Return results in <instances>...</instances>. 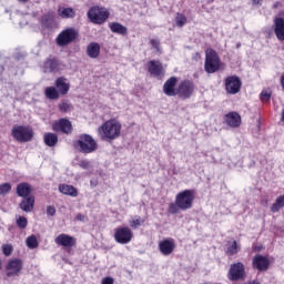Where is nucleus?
<instances>
[{
    "label": "nucleus",
    "instance_id": "obj_1",
    "mask_svg": "<svg viewBox=\"0 0 284 284\" xmlns=\"http://www.w3.org/2000/svg\"><path fill=\"white\" fill-rule=\"evenodd\" d=\"M192 205H194V191L184 190L175 195V202L169 205V213L179 214L181 211L192 210Z\"/></svg>",
    "mask_w": 284,
    "mask_h": 284
},
{
    "label": "nucleus",
    "instance_id": "obj_2",
    "mask_svg": "<svg viewBox=\"0 0 284 284\" xmlns=\"http://www.w3.org/2000/svg\"><path fill=\"white\" fill-rule=\"evenodd\" d=\"M98 134L102 141L111 143L121 136V124L116 120H109L98 129Z\"/></svg>",
    "mask_w": 284,
    "mask_h": 284
},
{
    "label": "nucleus",
    "instance_id": "obj_3",
    "mask_svg": "<svg viewBox=\"0 0 284 284\" xmlns=\"http://www.w3.org/2000/svg\"><path fill=\"white\" fill-rule=\"evenodd\" d=\"M223 67V62L219 57V53L214 51V49H207L205 51V62H204V70L207 74H214V72H219L220 69Z\"/></svg>",
    "mask_w": 284,
    "mask_h": 284
},
{
    "label": "nucleus",
    "instance_id": "obj_4",
    "mask_svg": "<svg viewBox=\"0 0 284 284\" xmlns=\"http://www.w3.org/2000/svg\"><path fill=\"white\" fill-rule=\"evenodd\" d=\"M75 148L79 152H82V154H92V152L99 150V144L92 139V135L82 134L75 143Z\"/></svg>",
    "mask_w": 284,
    "mask_h": 284
},
{
    "label": "nucleus",
    "instance_id": "obj_5",
    "mask_svg": "<svg viewBox=\"0 0 284 284\" xmlns=\"http://www.w3.org/2000/svg\"><path fill=\"white\" fill-rule=\"evenodd\" d=\"M79 38V32L75 31L74 28H68L62 30L58 37L55 38V43L59 48H65V45H70L73 41H77Z\"/></svg>",
    "mask_w": 284,
    "mask_h": 284
},
{
    "label": "nucleus",
    "instance_id": "obj_6",
    "mask_svg": "<svg viewBox=\"0 0 284 284\" xmlns=\"http://www.w3.org/2000/svg\"><path fill=\"white\" fill-rule=\"evenodd\" d=\"M11 136L19 141V143H28L32 141V136H34V132L29 126L17 125L11 131Z\"/></svg>",
    "mask_w": 284,
    "mask_h": 284
},
{
    "label": "nucleus",
    "instance_id": "obj_7",
    "mask_svg": "<svg viewBox=\"0 0 284 284\" xmlns=\"http://www.w3.org/2000/svg\"><path fill=\"white\" fill-rule=\"evenodd\" d=\"M110 17V12L105 8L93 7L88 11V18L92 23H105V20Z\"/></svg>",
    "mask_w": 284,
    "mask_h": 284
},
{
    "label": "nucleus",
    "instance_id": "obj_8",
    "mask_svg": "<svg viewBox=\"0 0 284 284\" xmlns=\"http://www.w3.org/2000/svg\"><path fill=\"white\" fill-rule=\"evenodd\" d=\"M224 85L227 94H239V92H241L243 82L241 81V78L236 75H230L224 80Z\"/></svg>",
    "mask_w": 284,
    "mask_h": 284
},
{
    "label": "nucleus",
    "instance_id": "obj_9",
    "mask_svg": "<svg viewBox=\"0 0 284 284\" xmlns=\"http://www.w3.org/2000/svg\"><path fill=\"white\" fill-rule=\"evenodd\" d=\"M133 236L134 234L132 233V230H130V227L128 226H124V227L120 226L115 229L114 239L116 243H120V245H128V243L132 241Z\"/></svg>",
    "mask_w": 284,
    "mask_h": 284
},
{
    "label": "nucleus",
    "instance_id": "obj_10",
    "mask_svg": "<svg viewBox=\"0 0 284 284\" xmlns=\"http://www.w3.org/2000/svg\"><path fill=\"white\" fill-rule=\"evenodd\" d=\"M227 276L229 281H243L245 278V265L241 262L231 264Z\"/></svg>",
    "mask_w": 284,
    "mask_h": 284
},
{
    "label": "nucleus",
    "instance_id": "obj_11",
    "mask_svg": "<svg viewBox=\"0 0 284 284\" xmlns=\"http://www.w3.org/2000/svg\"><path fill=\"white\" fill-rule=\"evenodd\" d=\"M194 94V82L184 80L178 85V97L180 99H190Z\"/></svg>",
    "mask_w": 284,
    "mask_h": 284
},
{
    "label": "nucleus",
    "instance_id": "obj_12",
    "mask_svg": "<svg viewBox=\"0 0 284 284\" xmlns=\"http://www.w3.org/2000/svg\"><path fill=\"white\" fill-rule=\"evenodd\" d=\"M252 267L258 272H267L270 270V258L267 256L257 254L252 258Z\"/></svg>",
    "mask_w": 284,
    "mask_h": 284
},
{
    "label": "nucleus",
    "instance_id": "obj_13",
    "mask_svg": "<svg viewBox=\"0 0 284 284\" xmlns=\"http://www.w3.org/2000/svg\"><path fill=\"white\" fill-rule=\"evenodd\" d=\"M7 270V276H19V273L21 270H23V262L19 258L10 260L6 266Z\"/></svg>",
    "mask_w": 284,
    "mask_h": 284
},
{
    "label": "nucleus",
    "instance_id": "obj_14",
    "mask_svg": "<svg viewBox=\"0 0 284 284\" xmlns=\"http://www.w3.org/2000/svg\"><path fill=\"white\" fill-rule=\"evenodd\" d=\"M176 83H179V78L176 77H171L165 81L163 92L166 97H178L179 88H176Z\"/></svg>",
    "mask_w": 284,
    "mask_h": 284
},
{
    "label": "nucleus",
    "instance_id": "obj_15",
    "mask_svg": "<svg viewBox=\"0 0 284 284\" xmlns=\"http://www.w3.org/2000/svg\"><path fill=\"white\" fill-rule=\"evenodd\" d=\"M174 247H176V243L172 237L159 242V251L163 256H170L174 252Z\"/></svg>",
    "mask_w": 284,
    "mask_h": 284
},
{
    "label": "nucleus",
    "instance_id": "obj_16",
    "mask_svg": "<svg viewBox=\"0 0 284 284\" xmlns=\"http://www.w3.org/2000/svg\"><path fill=\"white\" fill-rule=\"evenodd\" d=\"M148 69L152 77H163L165 74V69L159 60L149 61Z\"/></svg>",
    "mask_w": 284,
    "mask_h": 284
},
{
    "label": "nucleus",
    "instance_id": "obj_17",
    "mask_svg": "<svg viewBox=\"0 0 284 284\" xmlns=\"http://www.w3.org/2000/svg\"><path fill=\"white\" fill-rule=\"evenodd\" d=\"M57 245H60L61 247H74L77 245V239H74L71 235H68L65 233H62L55 237Z\"/></svg>",
    "mask_w": 284,
    "mask_h": 284
},
{
    "label": "nucleus",
    "instance_id": "obj_18",
    "mask_svg": "<svg viewBox=\"0 0 284 284\" xmlns=\"http://www.w3.org/2000/svg\"><path fill=\"white\" fill-rule=\"evenodd\" d=\"M54 132H63L64 134H70L72 132V122L68 119H60L53 124Z\"/></svg>",
    "mask_w": 284,
    "mask_h": 284
},
{
    "label": "nucleus",
    "instance_id": "obj_19",
    "mask_svg": "<svg viewBox=\"0 0 284 284\" xmlns=\"http://www.w3.org/2000/svg\"><path fill=\"white\" fill-rule=\"evenodd\" d=\"M42 70L45 73L59 72V70H61V62L54 58H49L43 63Z\"/></svg>",
    "mask_w": 284,
    "mask_h": 284
},
{
    "label": "nucleus",
    "instance_id": "obj_20",
    "mask_svg": "<svg viewBox=\"0 0 284 284\" xmlns=\"http://www.w3.org/2000/svg\"><path fill=\"white\" fill-rule=\"evenodd\" d=\"M274 32L278 41H284V19L283 18H275Z\"/></svg>",
    "mask_w": 284,
    "mask_h": 284
},
{
    "label": "nucleus",
    "instance_id": "obj_21",
    "mask_svg": "<svg viewBox=\"0 0 284 284\" xmlns=\"http://www.w3.org/2000/svg\"><path fill=\"white\" fill-rule=\"evenodd\" d=\"M30 192H32V190L30 189L29 183L22 182L17 185L16 193L21 199H28V196H30Z\"/></svg>",
    "mask_w": 284,
    "mask_h": 284
},
{
    "label": "nucleus",
    "instance_id": "obj_22",
    "mask_svg": "<svg viewBox=\"0 0 284 284\" xmlns=\"http://www.w3.org/2000/svg\"><path fill=\"white\" fill-rule=\"evenodd\" d=\"M19 207L22 212H32V210H34V196L30 195L28 197H23Z\"/></svg>",
    "mask_w": 284,
    "mask_h": 284
},
{
    "label": "nucleus",
    "instance_id": "obj_23",
    "mask_svg": "<svg viewBox=\"0 0 284 284\" xmlns=\"http://www.w3.org/2000/svg\"><path fill=\"white\" fill-rule=\"evenodd\" d=\"M225 121L230 128H239L241 125V115L236 112H231L225 115Z\"/></svg>",
    "mask_w": 284,
    "mask_h": 284
},
{
    "label": "nucleus",
    "instance_id": "obj_24",
    "mask_svg": "<svg viewBox=\"0 0 284 284\" xmlns=\"http://www.w3.org/2000/svg\"><path fill=\"white\" fill-rule=\"evenodd\" d=\"M59 192H61V194H64L65 196H79V191L77 190V187L69 184H60Z\"/></svg>",
    "mask_w": 284,
    "mask_h": 284
},
{
    "label": "nucleus",
    "instance_id": "obj_25",
    "mask_svg": "<svg viewBox=\"0 0 284 284\" xmlns=\"http://www.w3.org/2000/svg\"><path fill=\"white\" fill-rule=\"evenodd\" d=\"M87 54L90 59H97L101 54V45L97 42H91L87 48Z\"/></svg>",
    "mask_w": 284,
    "mask_h": 284
},
{
    "label": "nucleus",
    "instance_id": "obj_26",
    "mask_svg": "<svg viewBox=\"0 0 284 284\" xmlns=\"http://www.w3.org/2000/svg\"><path fill=\"white\" fill-rule=\"evenodd\" d=\"M58 14L61 19H74V17H77V11L72 8L60 7L58 9Z\"/></svg>",
    "mask_w": 284,
    "mask_h": 284
},
{
    "label": "nucleus",
    "instance_id": "obj_27",
    "mask_svg": "<svg viewBox=\"0 0 284 284\" xmlns=\"http://www.w3.org/2000/svg\"><path fill=\"white\" fill-rule=\"evenodd\" d=\"M55 87L58 88L60 94H65L70 91V84L68 83V79L65 78H58L55 80Z\"/></svg>",
    "mask_w": 284,
    "mask_h": 284
},
{
    "label": "nucleus",
    "instance_id": "obj_28",
    "mask_svg": "<svg viewBox=\"0 0 284 284\" xmlns=\"http://www.w3.org/2000/svg\"><path fill=\"white\" fill-rule=\"evenodd\" d=\"M43 139L48 148H54V145L59 143V136L57 133H45Z\"/></svg>",
    "mask_w": 284,
    "mask_h": 284
},
{
    "label": "nucleus",
    "instance_id": "obj_29",
    "mask_svg": "<svg viewBox=\"0 0 284 284\" xmlns=\"http://www.w3.org/2000/svg\"><path fill=\"white\" fill-rule=\"evenodd\" d=\"M110 30H111V32H114L115 34H128V28H125V26H123L119 22L111 23Z\"/></svg>",
    "mask_w": 284,
    "mask_h": 284
},
{
    "label": "nucleus",
    "instance_id": "obj_30",
    "mask_svg": "<svg viewBox=\"0 0 284 284\" xmlns=\"http://www.w3.org/2000/svg\"><path fill=\"white\" fill-rule=\"evenodd\" d=\"M44 94L47 99H50L51 101L59 99V91L54 87H48L44 91Z\"/></svg>",
    "mask_w": 284,
    "mask_h": 284
},
{
    "label": "nucleus",
    "instance_id": "obj_31",
    "mask_svg": "<svg viewBox=\"0 0 284 284\" xmlns=\"http://www.w3.org/2000/svg\"><path fill=\"white\" fill-rule=\"evenodd\" d=\"M282 207H284V194L276 199L275 203L271 206V212L276 214V212H281Z\"/></svg>",
    "mask_w": 284,
    "mask_h": 284
},
{
    "label": "nucleus",
    "instance_id": "obj_32",
    "mask_svg": "<svg viewBox=\"0 0 284 284\" xmlns=\"http://www.w3.org/2000/svg\"><path fill=\"white\" fill-rule=\"evenodd\" d=\"M239 244L236 243V241H233L227 244L226 254H229L230 256H234V254H239Z\"/></svg>",
    "mask_w": 284,
    "mask_h": 284
},
{
    "label": "nucleus",
    "instance_id": "obj_33",
    "mask_svg": "<svg viewBox=\"0 0 284 284\" xmlns=\"http://www.w3.org/2000/svg\"><path fill=\"white\" fill-rule=\"evenodd\" d=\"M26 243L30 250H36V247H39V242L37 241V236L34 235L27 237Z\"/></svg>",
    "mask_w": 284,
    "mask_h": 284
},
{
    "label": "nucleus",
    "instance_id": "obj_34",
    "mask_svg": "<svg viewBox=\"0 0 284 284\" xmlns=\"http://www.w3.org/2000/svg\"><path fill=\"white\" fill-rule=\"evenodd\" d=\"M54 21V13H47L42 17V23L43 26H45L47 28H50V26H52V22Z\"/></svg>",
    "mask_w": 284,
    "mask_h": 284
},
{
    "label": "nucleus",
    "instance_id": "obj_35",
    "mask_svg": "<svg viewBox=\"0 0 284 284\" xmlns=\"http://www.w3.org/2000/svg\"><path fill=\"white\" fill-rule=\"evenodd\" d=\"M175 23L179 28H183V26L187 23V18H185V16L182 13H178L175 18Z\"/></svg>",
    "mask_w": 284,
    "mask_h": 284
},
{
    "label": "nucleus",
    "instance_id": "obj_36",
    "mask_svg": "<svg viewBox=\"0 0 284 284\" xmlns=\"http://www.w3.org/2000/svg\"><path fill=\"white\" fill-rule=\"evenodd\" d=\"M59 110H60V112H70V110H72V104L70 103V101L63 100L59 104Z\"/></svg>",
    "mask_w": 284,
    "mask_h": 284
},
{
    "label": "nucleus",
    "instance_id": "obj_37",
    "mask_svg": "<svg viewBox=\"0 0 284 284\" xmlns=\"http://www.w3.org/2000/svg\"><path fill=\"white\" fill-rule=\"evenodd\" d=\"M10 190H12L10 183L0 184V196H6V194H9Z\"/></svg>",
    "mask_w": 284,
    "mask_h": 284
},
{
    "label": "nucleus",
    "instance_id": "obj_38",
    "mask_svg": "<svg viewBox=\"0 0 284 284\" xmlns=\"http://www.w3.org/2000/svg\"><path fill=\"white\" fill-rule=\"evenodd\" d=\"M17 225L20 230H26L28 227V219L26 216H19L17 220Z\"/></svg>",
    "mask_w": 284,
    "mask_h": 284
},
{
    "label": "nucleus",
    "instance_id": "obj_39",
    "mask_svg": "<svg viewBox=\"0 0 284 284\" xmlns=\"http://www.w3.org/2000/svg\"><path fill=\"white\" fill-rule=\"evenodd\" d=\"M79 168L82 170H92V162L89 160H82L78 163Z\"/></svg>",
    "mask_w": 284,
    "mask_h": 284
},
{
    "label": "nucleus",
    "instance_id": "obj_40",
    "mask_svg": "<svg viewBox=\"0 0 284 284\" xmlns=\"http://www.w3.org/2000/svg\"><path fill=\"white\" fill-rule=\"evenodd\" d=\"M270 99H272V91L270 90H264L261 93V101H263L264 103L270 101Z\"/></svg>",
    "mask_w": 284,
    "mask_h": 284
},
{
    "label": "nucleus",
    "instance_id": "obj_41",
    "mask_svg": "<svg viewBox=\"0 0 284 284\" xmlns=\"http://www.w3.org/2000/svg\"><path fill=\"white\" fill-rule=\"evenodd\" d=\"M150 44L152 45L153 50H155V52H161V42L159 40L151 39Z\"/></svg>",
    "mask_w": 284,
    "mask_h": 284
},
{
    "label": "nucleus",
    "instance_id": "obj_42",
    "mask_svg": "<svg viewBox=\"0 0 284 284\" xmlns=\"http://www.w3.org/2000/svg\"><path fill=\"white\" fill-rule=\"evenodd\" d=\"M144 221L141 219H136V220H132L130 221V225L131 227H133L134 230H136V227H140V225H143Z\"/></svg>",
    "mask_w": 284,
    "mask_h": 284
},
{
    "label": "nucleus",
    "instance_id": "obj_43",
    "mask_svg": "<svg viewBox=\"0 0 284 284\" xmlns=\"http://www.w3.org/2000/svg\"><path fill=\"white\" fill-rule=\"evenodd\" d=\"M2 252L4 256H10V254H12V245L10 244L2 245Z\"/></svg>",
    "mask_w": 284,
    "mask_h": 284
},
{
    "label": "nucleus",
    "instance_id": "obj_44",
    "mask_svg": "<svg viewBox=\"0 0 284 284\" xmlns=\"http://www.w3.org/2000/svg\"><path fill=\"white\" fill-rule=\"evenodd\" d=\"M47 214L48 216H54V214H57V209L52 205L47 206Z\"/></svg>",
    "mask_w": 284,
    "mask_h": 284
},
{
    "label": "nucleus",
    "instance_id": "obj_45",
    "mask_svg": "<svg viewBox=\"0 0 284 284\" xmlns=\"http://www.w3.org/2000/svg\"><path fill=\"white\" fill-rule=\"evenodd\" d=\"M102 284H114V278H112V277H104L102 280Z\"/></svg>",
    "mask_w": 284,
    "mask_h": 284
},
{
    "label": "nucleus",
    "instance_id": "obj_46",
    "mask_svg": "<svg viewBox=\"0 0 284 284\" xmlns=\"http://www.w3.org/2000/svg\"><path fill=\"white\" fill-rule=\"evenodd\" d=\"M87 219H88V217H87L85 215L81 214V213H78L77 216H75V220H77V221H82V222H83V221H85Z\"/></svg>",
    "mask_w": 284,
    "mask_h": 284
},
{
    "label": "nucleus",
    "instance_id": "obj_47",
    "mask_svg": "<svg viewBox=\"0 0 284 284\" xmlns=\"http://www.w3.org/2000/svg\"><path fill=\"white\" fill-rule=\"evenodd\" d=\"M253 6H261L263 3V0H252Z\"/></svg>",
    "mask_w": 284,
    "mask_h": 284
},
{
    "label": "nucleus",
    "instance_id": "obj_48",
    "mask_svg": "<svg viewBox=\"0 0 284 284\" xmlns=\"http://www.w3.org/2000/svg\"><path fill=\"white\" fill-rule=\"evenodd\" d=\"M246 284H261V282H258L257 280H252L248 281Z\"/></svg>",
    "mask_w": 284,
    "mask_h": 284
},
{
    "label": "nucleus",
    "instance_id": "obj_49",
    "mask_svg": "<svg viewBox=\"0 0 284 284\" xmlns=\"http://www.w3.org/2000/svg\"><path fill=\"white\" fill-rule=\"evenodd\" d=\"M20 3H28V0H18Z\"/></svg>",
    "mask_w": 284,
    "mask_h": 284
},
{
    "label": "nucleus",
    "instance_id": "obj_50",
    "mask_svg": "<svg viewBox=\"0 0 284 284\" xmlns=\"http://www.w3.org/2000/svg\"><path fill=\"white\" fill-rule=\"evenodd\" d=\"M0 72H3V67H0Z\"/></svg>",
    "mask_w": 284,
    "mask_h": 284
},
{
    "label": "nucleus",
    "instance_id": "obj_51",
    "mask_svg": "<svg viewBox=\"0 0 284 284\" xmlns=\"http://www.w3.org/2000/svg\"><path fill=\"white\" fill-rule=\"evenodd\" d=\"M237 48H241V44H237Z\"/></svg>",
    "mask_w": 284,
    "mask_h": 284
}]
</instances>
